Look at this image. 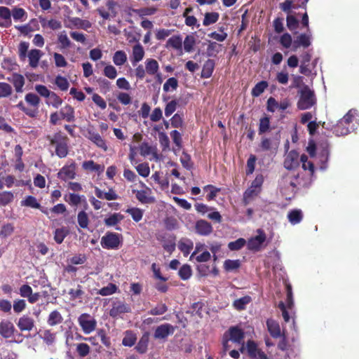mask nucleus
Instances as JSON below:
<instances>
[{"mask_svg":"<svg viewBox=\"0 0 359 359\" xmlns=\"http://www.w3.org/2000/svg\"><path fill=\"white\" fill-rule=\"evenodd\" d=\"M266 326L271 336L273 338H278L281 336L280 328L278 323L273 319L266 320Z\"/></svg>","mask_w":359,"mask_h":359,"instance_id":"393cba45","label":"nucleus"},{"mask_svg":"<svg viewBox=\"0 0 359 359\" xmlns=\"http://www.w3.org/2000/svg\"><path fill=\"white\" fill-rule=\"evenodd\" d=\"M219 14L217 12L206 13L204 15L203 25L209 26L217 22L219 20Z\"/></svg>","mask_w":359,"mask_h":359,"instance_id":"ea45409f","label":"nucleus"},{"mask_svg":"<svg viewBox=\"0 0 359 359\" xmlns=\"http://www.w3.org/2000/svg\"><path fill=\"white\" fill-rule=\"evenodd\" d=\"M68 293L70 296V299L75 300L76 299L81 298L84 294V291L82 290V286L81 285H78L76 288L70 289Z\"/></svg>","mask_w":359,"mask_h":359,"instance_id":"338daca9","label":"nucleus"},{"mask_svg":"<svg viewBox=\"0 0 359 359\" xmlns=\"http://www.w3.org/2000/svg\"><path fill=\"white\" fill-rule=\"evenodd\" d=\"M246 352L250 359H269L253 340H248L246 342Z\"/></svg>","mask_w":359,"mask_h":359,"instance_id":"0eeeda50","label":"nucleus"},{"mask_svg":"<svg viewBox=\"0 0 359 359\" xmlns=\"http://www.w3.org/2000/svg\"><path fill=\"white\" fill-rule=\"evenodd\" d=\"M82 168L86 170L95 171L98 173L102 172L104 170V165L97 164L93 160L84 161Z\"/></svg>","mask_w":359,"mask_h":359,"instance_id":"7c9ffc66","label":"nucleus"},{"mask_svg":"<svg viewBox=\"0 0 359 359\" xmlns=\"http://www.w3.org/2000/svg\"><path fill=\"white\" fill-rule=\"evenodd\" d=\"M46 139L49 142V146L54 148L55 154L57 157L63 158L68 155L69 140L61 130L48 135Z\"/></svg>","mask_w":359,"mask_h":359,"instance_id":"f257e3e1","label":"nucleus"},{"mask_svg":"<svg viewBox=\"0 0 359 359\" xmlns=\"http://www.w3.org/2000/svg\"><path fill=\"white\" fill-rule=\"evenodd\" d=\"M195 229L196 232L201 236H208L213 231L211 224L204 219L198 220L196 222Z\"/></svg>","mask_w":359,"mask_h":359,"instance_id":"2eb2a0df","label":"nucleus"},{"mask_svg":"<svg viewBox=\"0 0 359 359\" xmlns=\"http://www.w3.org/2000/svg\"><path fill=\"white\" fill-rule=\"evenodd\" d=\"M29 44L27 41H21L18 47V53L20 61H25L28 58L29 65L35 69L39 66V62L43 53L39 49H31L28 51Z\"/></svg>","mask_w":359,"mask_h":359,"instance_id":"f03ea898","label":"nucleus"},{"mask_svg":"<svg viewBox=\"0 0 359 359\" xmlns=\"http://www.w3.org/2000/svg\"><path fill=\"white\" fill-rule=\"evenodd\" d=\"M78 322L85 334H90L97 326L96 320L88 313H82L78 318Z\"/></svg>","mask_w":359,"mask_h":359,"instance_id":"39448f33","label":"nucleus"},{"mask_svg":"<svg viewBox=\"0 0 359 359\" xmlns=\"http://www.w3.org/2000/svg\"><path fill=\"white\" fill-rule=\"evenodd\" d=\"M133 193L135 194L136 198L142 203H151L154 202V198L149 196L151 189L147 188V190H133Z\"/></svg>","mask_w":359,"mask_h":359,"instance_id":"a211bd4d","label":"nucleus"},{"mask_svg":"<svg viewBox=\"0 0 359 359\" xmlns=\"http://www.w3.org/2000/svg\"><path fill=\"white\" fill-rule=\"evenodd\" d=\"M245 245L246 241L243 238H240L235 241L229 243L228 248L230 250L236 251L242 249Z\"/></svg>","mask_w":359,"mask_h":359,"instance_id":"13d9d810","label":"nucleus"},{"mask_svg":"<svg viewBox=\"0 0 359 359\" xmlns=\"http://www.w3.org/2000/svg\"><path fill=\"white\" fill-rule=\"evenodd\" d=\"M257 231L258 234L246 242L248 249L253 252L259 251L266 239V233L262 229H259Z\"/></svg>","mask_w":359,"mask_h":359,"instance_id":"423d86ee","label":"nucleus"},{"mask_svg":"<svg viewBox=\"0 0 359 359\" xmlns=\"http://www.w3.org/2000/svg\"><path fill=\"white\" fill-rule=\"evenodd\" d=\"M15 328L13 324L9 320H2L0 322V335L8 339L13 336Z\"/></svg>","mask_w":359,"mask_h":359,"instance_id":"dca6fc26","label":"nucleus"},{"mask_svg":"<svg viewBox=\"0 0 359 359\" xmlns=\"http://www.w3.org/2000/svg\"><path fill=\"white\" fill-rule=\"evenodd\" d=\"M57 40L58 43L60 44V48L62 49H66L71 46V41L65 31L58 35Z\"/></svg>","mask_w":359,"mask_h":359,"instance_id":"6e6d98bb","label":"nucleus"},{"mask_svg":"<svg viewBox=\"0 0 359 359\" xmlns=\"http://www.w3.org/2000/svg\"><path fill=\"white\" fill-rule=\"evenodd\" d=\"M69 231L65 227L57 228L53 232V238L56 243L61 244L69 235Z\"/></svg>","mask_w":359,"mask_h":359,"instance_id":"c756f323","label":"nucleus"},{"mask_svg":"<svg viewBox=\"0 0 359 359\" xmlns=\"http://www.w3.org/2000/svg\"><path fill=\"white\" fill-rule=\"evenodd\" d=\"M17 326L22 332L31 331L34 327V320L27 315H23L19 318Z\"/></svg>","mask_w":359,"mask_h":359,"instance_id":"f3484780","label":"nucleus"},{"mask_svg":"<svg viewBox=\"0 0 359 359\" xmlns=\"http://www.w3.org/2000/svg\"><path fill=\"white\" fill-rule=\"evenodd\" d=\"M41 338L47 345H52L55 340V334L50 330H46L40 334Z\"/></svg>","mask_w":359,"mask_h":359,"instance_id":"3c124183","label":"nucleus"},{"mask_svg":"<svg viewBox=\"0 0 359 359\" xmlns=\"http://www.w3.org/2000/svg\"><path fill=\"white\" fill-rule=\"evenodd\" d=\"M311 43V34H301L294 40L292 50L296 51L300 47L308 48Z\"/></svg>","mask_w":359,"mask_h":359,"instance_id":"4468645a","label":"nucleus"},{"mask_svg":"<svg viewBox=\"0 0 359 359\" xmlns=\"http://www.w3.org/2000/svg\"><path fill=\"white\" fill-rule=\"evenodd\" d=\"M167 48H172L175 50H182V39L180 35H175L170 37L166 42Z\"/></svg>","mask_w":359,"mask_h":359,"instance_id":"473e14b6","label":"nucleus"},{"mask_svg":"<svg viewBox=\"0 0 359 359\" xmlns=\"http://www.w3.org/2000/svg\"><path fill=\"white\" fill-rule=\"evenodd\" d=\"M259 193L260 190H258L257 189L252 187L250 185V187L243 194L244 204H248L250 201L255 196H257Z\"/></svg>","mask_w":359,"mask_h":359,"instance_id":"a19ab883","label":"nucleus"},{"mask_svg":"<svg viewBox=\"0 0 359 359\" xmlns=\"http://www.w3.org/2000/svg\"><path fill=\"white\" fill-rule=\"evenodd\" d=\"M168 311V306L165 304H158L156 306L151 309L150 311H148V313L149 315L152 316H159L165 313Z\"/></svg>","mask_w":359,"mask_h":359,"instance_id":"0e129e2a","label":"nucleus"},{"mask_svg":"<svg viewBox=\"0 0 359 359\" xmlns=\"http://www.w3.org/2000/svg\"><path fill=\"white\" fill-rule=\"evenodd\" d=\"M8 80L13 83L17 93L22 92V88L25 85V80L22 74L14 73L12 74L11 78H8Z\"/></svg>","mask_w":359,"mask_h":359,"instance_id":"aec40b11","label":"nucleus"},{"mask_svg":"<svg viewBox=\"0 0 359 359\" xmlns=\"http://www.w3.org/2000/svg\"><path fill=\"white\" fill-rule=\"evenodd\" d=\"M300 161L302 163V168L304 170H308L311 175H313L315 171V167L311 161H308V156L306 154H302L300 156Z\"/></svg>","mask_w":359,"mask_h":359,"instance_id":"864d4df0","label":"nucleus"},{"mask_svg":"<svg viewBox=\"0 0 359 359\" xmlns=\"http://www.w3.org/2000/svg\"><path fill=\"white\" fill-rule=\"evenodd\" d=\"M299 98L297 102V108L300 110L311 109L316 104V98L314 91L305 85L299 92Z\"/></svg>","mask_w":359,"mask_h":359,"instance_id":"7ed1b4c3","label":"nucleus"},{"mask_svg":"<svg viewBox=\"0 0 359 359\" xmlns=\"http://www.w3.org/2000/svg\"><path fill=\"white\" fill-rule=\"evenodd\" d=\"M37 20L36 19H32L29 21V24L24 25H15V28L18 29L22 34L26 36L29 33L34 31V29L31 27V24L37 25Z\"/></svg>","mask_w":359,"mask_h":359,"instance_id":"a18cd8bd","label":"nucleus"},{"mask_svg":"<svg viewBox=\"0 0 359 359\" xmlns=\"http://www.w3.org/2000/svg\"><path fill=\"white\" fill-rule=\"evenodd\" d=\"M117 289L118 287L115 284L110 283L107 286L100 289L97 294L102 296H108L114 294Z\"/></svg>","mask_w":359,"mask_h":359,"instance_id":"c03bdc74","label":"nucleus"},{"mask_svg":"<svg viewBox=\"0 0 359 359\" xmlns=\"http://www.w3.org/2000/svg\"><path fill=\"white\" fill-rule=\"evenodd\" d=\"M130 312H131V308L128 304L117 302L112 304L111 309L109 310V316L114 318H117L121 315Z\"/></svg>","mask_w":359,"mask_h":359,"instance_id":"9d476101","label":"nucleus"},{"mask_svg":"<svg viewBox=\"0 0 359 359\" xmlns=\"http://www.w3.org/2000/svg\"><path fill=\"white\" fill-rule=\"evenodd\" d=\"M194 246L193 242L190 240H180L178 243L179 250L185 257L188 256Z\"/></svg>","mask_w":359,"mask_h":359,"instance_id":"f704fd0d","label":"nucleus"},{"mask_svg":"<svg viewBox=\"0 0 359 359\" xmlns=\"http://www.w3.org/2000/svg\"><path fill=\"white\" fill-rule=\"evenodd\" d=\"M69 21L76 29L88 30L92 27V24L89 20H83L78 17L72 18Z\"/></svg>","mask_w":359,"mask_h":359,"instance_id":"cd10ccee","label":"nucleus"},{"mask_svg":"<svg viewBox=\"0 0 359 359\" xmlns=\"http://www.w3.org/2000/svg\"><path fill=\"white\" fill-rule=\"evenodd\" d=\"M270 128V118L268 116L261 118L259 124V134L262 135L265 133L269 130Z\"/></svg>","mask_w":359,"mask_h":359,"instance_id":"680f3d73","label":"nucleus"},{"mask_svg":"<svg viewBox=\"0 0 359 359\" xmlns=\"http://www.w3.org/2000/svg\"><path fill=\"white\" fill-rule=\"evenodd\" d=\"M12 16L15 21H24L27 16L25 9L15 7L12 10Z\"/></svg>","mask_w":359,"mask_h":359,"instance_id":"49530a36","label":"nucleus"},{"mask_svg":"<svg viewBox=\"0 0 359 359\" xmlns=\"http://www.w3.org/2000/svg\"><path fill=\"white\" fill-rule=\"evenodd\" d=\"M95 194L96 196L100 199H106L107 201L116 200L118 198V195L112 189H109L107 192H103L101 189L95 187Z\"/></svg>","mask_w":359,"mask_h":359,"instance_id":"b1692460","label":"nucleus"},{"mask_svg":"<svg viewBox=\"0 0 359 359\" xmlns=\"http://www.w3.org/2000/svg\"><path fill=\"white\" fill-rule=\"evenodd\" d=\"M135 168L140 176L143 177H147L149 175L150 168L148 163H140L135 167Z\"/></svg>","mask_w":359,"mask_h":359,"instance_id":"774afa93","label":"nucleus"},{"mask_svg":"<svg viewBox=\"0 0 359 359\" xmlns=\"http://www.w3.org/2000/svg\"><path fill=\"white\" fill-rule=\"evenodd\" d=\"M215 66V63L213 60L208 59L206 60L203 66L201 77L203 79L210 78L213 73Z\"/></svg>","mask_w":359,"mask_h":359,"instance_id":"a878e982","label":"nucleus"},{"mask_svg":"<svg viewBox=\"0 0 359 359\" xmlns=\"http://www.w3.org/2000/svg\"><path fill=\"white\" fill-rule=\"evenodd\" d=\"M113 62L116 66H122L127 61L126 53L123 50H117L113 56Z\"/></svg>","mask_w":359,"mask_h":359,"instance_id":"c9c22d12","label":"nucleus"},{"mask_svg":"<svg viewBox=\"0 0 359 359\" xmlns=\"http://www.w3.org/2000/svg\"><path fill=\"white\" fill-rule=\"evenodd\" d=\"M175 332V327L169 323H165L158 326L154 334V337L156 339L167 338Z\"/></svg>","mask_w":359,"mask_h":359,"instance_id":"9b49d317","label":"nucleus"},{"mask_svg":"<svg viewBox=\"0 0 359 359\" xmlns=\"http://www.w3.org/2000/svg\"><path fill=\"white\" fill-rule=\"evenodd\" d=\"M77 221L79 226L82 229H88L89 224V217L85 210H81L78 213Z\"/></svg>","mask_w":359,"mask_h":359,"instance_id":"37998d69","label":"nucleus"},{"mask_svg":"<svg viewBox=\"0 0 359 359\" xmlns=\"http://www.w3.org/2000/svg\"><path fill=\"white\" fill-rule=\"evenodd\" d=\"M250 302L251 297L247 295L236 299L233 303V306L236 309L241 311L244 310L246 305L248 304Z\"/></svg>","mask_w":359,"mask_h":359,"instance_id":"58836bf2","label":"nucleus"},{"mask_svg":"<svg viewBox=\"0 0 359 359\" xmlns=\"http://www.w3.org/2000/svg\"><path fill=\"white\" fill-rule=\"evenodd\" d=\"M268 87V83L266 81H262L258 82L252 89V96L259 97L264 93L265 89Z\"/></svg>","mask_w":359,"mask_h":359,"instance_id":"79ce46f5","label":"nucleus"},{"mask_svg":"<svg viewBox=\"0 0 359 359\" xmlns=\"http://www.w3.org/2000/svg\"><path fill=\"white\" fill-rule=\"evenodd\" d=\"M63 321V318L61 313L57 311L54 310L50 313L48 317L47 323L50 326H55L57 325L60 324Z\"/></svg>","mask_w":359,"mask_h":359,"instance_id":"c85d7f7f","label":"nucleus"},{"mask_svg":"<svg viewBox=\"0 0 359 359\" xmlns=\"http://www.w3.org/2000/svg\"><path fill=\"white\" fill-rule=\"evenodd\" d=\"M76 163L73 161L69 165H64L57 173V177L63 181L74 179L76 177Z\"/></svg>","mask_w":359,"mask_h":359,"instance_id":"1a4fd4ad","label":"nucleus"},{"mask_svg":"<svg viewBox=\"0 0 359 359\" xmlns=\"http://www.w3.org/2000/svg\"><path fill=\"white\" fill-rule=\"evenodd\" d=\"M137 339V334L134 331L128 330L123 332L122 345L127 347H132L136 344Z\"/></svg>","mask_w":359,"mask_h":359,"instance_id":"5701e85b","label":"nucleus"},{"mask_svg":"<svg viewBox=\"0 0 359 359\" xmlns=\"http://www.w3.org/2000/svg\"><path fill=\"white\" fill-rule=\"evenodd\" d=\"M222 45L216 42H210L207 48V55L209 57H215L221 50Z\"/></svg>","mask_w":359,"mask_h":359,"instance_id":"4d7b16f0","label":"nucleus"},{"mask_svg":"<svg viewBox=\"0 0 359 359\" xmlns=\"http://www.w3.org/2000/svg\"><path fill=\"white\" fill-rule=\"evenodd\" d=\"M60 114L62 119L67 122H73L75 121V111L73 107L69 104H66L60 110Z\"/></svg>","mask_w":359,"mask_h":359,"instance_id":"4be33fe9","label":"nucleus"},{"mask_svg":"<svg viewBox=\"0 0 359 359\" xmlns=\"http://www.w3.org/2000/svg\"><path fill=\"white\" fill-rule=\"evenodd\" d=\"M280 8L288 15L290 14L292 8L297 9L299 7V4H294L292 0H285L284 2L280 3L279 5Z\"/></svg>","mask_w":359,"mask_h":359,"instance_id":"8fccbe9b","label":"nucleus"},{"mask_svg":"<svg viewBox=\"0 0 359 359\" xmlns=\"http://www.w3.org/2000/svg\"><path fill=\"white\" fill-rule=\"evenodd\" d=\"M22 206L29 207L35 209H39L43 213L48 215V211L43 210L36 198L33 196H27L20 202Z\"/></svg>","mask_w":359,"mask_h":359,"instance_id":"412c9836","label":"nucleus"},{"mask_svg":"<svg viewBox=\"0 0 359 359\" xmlns=\"http://www.w3.org/2000/svg\"><path fill=\"white\" fill-rule=\"evenodd\" d=\"M103 74L108 79L113 80L116 78L118 73L116 69L113 65H107L103 69Z\"/></svg>","mask_w":359,"mask_h":359,"instance_id":"052dcab7","label":"nucleus"},{"mask_svg":"<svg viewBox=\"0 0 359 359\" xmlns=\"http://www.w3.org/2000/svg\"><path fill=\"white\" fill-rule=\"evenodd\" d=\"M178 274L182 280H186L189 279L192 274L191 266L188 264L183 265L180 269Z\"/></svg>","mask_w":359,"mask_h":359,"instance_id":"e2e57ef3","label":"nucleus"},{"mask_svg":"<svg viewBox=\"0 0 359 359\" xmlns=\"http://www.w3.org/2000/svg\"><path fill=\"white\" fill-rule=\"evenodd\" d=\"M287 218L292 224H299L303 219L302 212L299 209L292 210L288 212Z\"/></svg>","mask_w":359,"mask_h":359,"instance_id":"2f4dec72","label":"nucleus"},{"mask_svg":"<svg viewBox=\"0 0 359 359\" xmlns=\"http://www.w3.org/2000/svg\"><path fill=\"white\" fill-rule=\"evenodd\" d=\"M14 199V195L11 191L0 192V206H6Z\"/></svg>","mask_w":359,"mask_h":359,"instance_id":"09e8293b","label":"nucleus"},{"mask_svg":"<svg viewBox=\"0 0 359 359\" xmlns=\"http://www.w3.org/2000/svg\"><path fill=\"white\" fill-rule=\"evenodd\" d=\"M146 72L150 75H154L158 72L159 66L158 62L154 59H148L146 62Z\"/></svg>","mask_w":359,"mask_h":359,"instance_id":"e433bc0d","label":"nucleus"},{"mask_svg":"<svg viewBox=\"0 0 359 359\" xmlns=\"http://www.w3.org/2000/svg\"><path fill=\"white\" fill-rule=\"evenodd\" d=\"M25 99L27 102L35 107L34 109H36L38 111V107L40 103V98L37 95L29 93L25 95Z\"/></svg>","mask_w":359,"mask_h":359,"instance_id":"bf43d9fd","label":"nucleus"},{"mask_svg":"<svg viewBox=\"0 0 359 359\" xmlns=\"http://www.w3.org/2000/svg\"><path fill=\"white\" fill-rule=\"evenodd\" d=\"M299 153L295 150H291L284 160V167L289 170H294L299 165Z\"/></svg>","mask_w":359,"mask_h":359,"instance_id":"f8f14e48","label":"nucleus"},{"mask_svg":"<svg viewBox=\"0 0 359 359\" xmlns=\"http://www.w3.org/2000/svg\"><path fill=\"white\" fill-rule=\"evenodd\" d=\"M55 83L62 91L67 90L69 86L67 79L60 75L56 76Z\"/></svg>","mask_w":359,"mask_h":359,"instance_id":"69168bd1","label":"nucleus"},{"mask_svg":"<svg viewBox=\"0 0 359 359\" xmlns=\"http://www.w3.org/2000/svg\"><path fill=\"white\" fill-rule=\"evenodd\" d=\"M87 137L97 147L102 149L104 151H107L108 147L107 142L98 133L93 130H88Z\"/></svg>","mask_w":359,"mask_h":359,"instance_id":"ddd939ff","label":"nucleus"},{"mask_svg":"<svg viewBox=\"0 0 359 359\" xmlns=\"http://www.w3.org/2000/svg\"><path fill=\"white\" fill-rule=\"evenodd\" d=\"M122 243V236L114 232H107L101 238L102 247L107 250L118 249Z\"/></svg>","mask_w":359,"mask_h":359,"instance_id":"20e7f679","label":"nucleus"},{"mask_svg":"<svg viewBox=\"0 0 359 359\" xmlns=\"http://www.w3.org/2000/svg\"><path fill=\"white\" fill-rule=\"evenodd\" d=\"M123 219V215L120 213H114L104 219V224L107 226H113Z\"/></svg>","mask_w":359,"mask_h":359,"instance_id":"4c0bfd02","label":"nucleus"},{"mask_svg":"<svg viewBox=\"0 0 359 359\" xmlns=\"http://www.w3.org/2000/svg\"><path fill=\"white\" fill-rule=\"evenodd\" d=\"M96 83L103 93H107L111 89V82L105 78L99 77L96 79Z\"/></svg>","mask_w":359,"mask_h":359,"instance_id":"603ef678","label":"nucleus"},{"mask_svg":"<svg viewBox=\"0 0 359 359\" xmlns=\"http://www.w3.org/2000/svg\"><path fill=\"white\" fill-rule=\"evenodd\" d=\"M126 212L130 215L133 219L136 222H140L142 219L143 210L139 208H130Z\"/></svg>","mask_w":359,"mask_h":359,"instance_id":"de8ad7c7","label":"nucleus"},{"mask_svg":"<svg viewBox=\"0 0 359 359\" xmlns=\"http://www.w3.org/2000/svg\"><path fill=\"white\" fill-rule=\"evenodd\" d=\"M333 133H334L337 136H343L346 135L351 133L352 130H353V126H348L346 124H340V122L338 121L337 123L333 127Z\"/></svg>","mask_w":359,"mask_h":359,"instance_id":"bb28decb","label":"nucleus"},{"mask_svg":"<svg viewBox=\"0 0 359 359\" xmlns=\"http://www.w3.org/2000/svg\"><path fill=\"white\" fill-rule=\"evenodd\" d=\"M13 93L11 86L6 82H0V99L9 97Z\"/></svg>","mask_w":359,"mask_h":359,"instance_id":"5fc2aeb1","label":"nucleus"},{"mask_svg":"<svg viewBox=\"0 0 359 359\" xmlns=\"http://www.w3.org/2000/svg\"><path fill=\"white\" fill-rule=\"evenodd\" d=\"M144 55L143 47L140 43L135 45L133 48V64L135 65V63L141 61Z\"/></svg>","mask_w":359,"mask_h":359,"instance_id":"72a5a7b5","label":"nucleus"},{"mask_svg":"<svg viewBox=\"0 0 359 359\" xmlns=\"http://www.w3.org/2000/svg\"><path fill=\"white\" fill-rule=\"evenodd\" d=\"M224 334L226 335L230 341L236 344H243L245 338L243 330L237 325L230 327Z\"/></svg>","mask_w":359,"mask_h":359,"instance_id":"6e6552de","label":"nucleus"},{"mask_svg":"<svg viewBox=\"0 0 359 359\" xmlns=\"http://www.w3.org/2000/svg\"><path fill=\"white\" fill-rule=\"evenodd\" d=\"M149 341V333L146 332L142 335L137 344H136L135 347V351L140 354L145 353L148 349Z\"/></svg>","mask_w":359,"mask_h":359,"instance_id":"6ab92c4d","label":"nucleus"}]
</instances>
